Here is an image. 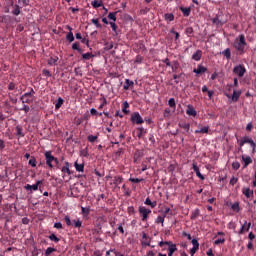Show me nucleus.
Segmentation results:
<instances>
[{"label":"nucleus","mask_w":256,"mask_h":256,"mask_svg":"<svg viewBox=\"0 0 256 256\" xmlns=\"http://www.w3.org/2000/svg\"><path fill=\"white\" fill-rule=\"evenodd\" d=\"M72 49H73L74 51H81V48H79V44H78V43H74V44L72 45Z\"/></svg>","instance_id":"nucleus-50"},{"label":"nucleus","mask_w":256,"mask_h":256,"mask_svg":"<svg viewBox=\"0 0 256 256\" xmlns=\"http://www.w3.org/2000/svg\"><path fill=\"white\" fill-rule=\"evenodd\" d=\"M140 244L143 247H152V248H154V246L150 245V237H148L146 232H142V241L140 242Z\"/></svg>","instance_id":"nucleus-7"},{"label":"nucleus","mask_w":256,"mask_h":256,"mask_svg":"<svg viewBox=\"0 0 256 256\" xmlns=\"http://www.w3.org/2000/svg\"><path fill=\"white\" fill-rule=\"evenodd\" d=\"M104 49L106 51H111V49H113V43L106 42Z\"/></svg>","instance_id":"nucleus-40"},{"label":"nucleus","mask_w":256,"mask_h":256,"mask_svg":"<svg viewBox=\"0 0 256 256\" xmlns=\"http://www.w3.org/2000/svg\"><path fill=\"white\" fill-rule=\"evenodd\" d=\"M133 85H135V83L132 80L126 79L123 86L124 91H129V87H133Z\"/></svg>","instance_id":"nucleus-20"},{"label":"nucleus","mask_w":256,"mask_h":256,"mask_svg":"<svg viewBox=\"0 0 256 256\" xmlns=\"http://www.w3.org/2000/svg\"><path fill=\"white\" fill-rule=\"evenodd\" d=\"M253 129V124L249 123L247 126H246V130L247 131H251Z\"/></svg>","instance_id":"nucleus-63"},{"label":"nucleus","mask_w":256,"mask_h":256,"mask_svg":"<svg viewBox=\"0 0 256 256\" xmlns=\"http://www.w3.org/2000/svg\"><path fill=\"white\" fill-rule=\"evenodd\" d=\"M115 181H116V184L119 185V184L123 183V178H121V177H116V178H115Z\"/></svg>","instance_id":"nucleus-57"},{"label":"nucleus","mask_w":256,"mask_h":256,"mask_svg":"<svg viewBox=\"0 0 256 256\" xmlns=\"http://www.w3.org/2000/svg\"><path fill=\"white\" fill-rule=\"evenodd\" d=\"M129 181L131 183H141V181H143V178H129Z\"/></svg>","instance_id":"nucleus-42"},{"label":"nucleus","mask_w":256,"mask_h":256,"mask_svg":"<svg viewBox=\"0 0 256 256\" xmlns=\"http://www.w3.org/2000/svg\"><path fill=\"white\" fill-rule=\"evenodd\" d=\"M123 107H124L122 109L123 113H125V114L129 113V110H127V109H129V103L128 102H124L123 103Z\"/></svg>","instance_id":"nucleus-39"},{"label":"nucleus","mask_w":256,"mask_h":256,"mask_svg":"<svg viewBox=\"0 0 256 256\" xmlns=\"http://www.w3.org/2000/svg\"><path fill=\"white\" fill-rule=\"evenodd\" d=\"M192 169L194 170V172L196 173V176L199 177L201 179V181H203L205 179V176H203V174H201V171L199 170V166H197V163L194 162L192 164Z\"/></svg>","instance_id":"nucleus-13"},{"label":"nucleus","mask_w":256,"mask_h":256,"mask_svg":"<svg viewBox=\"0 0 256 256\" xmlns=\"http://www.w3.org/2000/svg\"><path fill=\"white\" fill-rule=\"evenodd\" d=\"M180 11L183 13L184 17H189L191 15V8L180 7Z\"/></svg>","instance_id":"nucleus-21"},{"label":"nucleus","mask_w":256,"mask_h":256,"mask_svg":"<svg viewBox=\"0 0 256 256\" xmlns=\"http://www.w3.org/2000/svg\"><path fill=\"white\" fill-rule=\"evenodd\" d=\"M228 98H231L232 102L239 101V97H241V91L234 90L232 96L226 95Z\"/></svg>","instance_id":"nucleus-14"},{"label":"nucleus","mask_w":256,"mask_h":256,"mask_svg":"<svg viewBox=\"0 0 256 256\" xmlns=\"http://www.w3.org/2000/svg\"><path fill=\"white\" fill-rule=\"evenodd\" d=\"M191 244L193 245V248H191L190 253L191 255L195 254L199 250V242L197 239L191 240Z\"/></svg>","instance_id":"nucleus-15"},{"label":"nucleus","mask_w":256,"mask_h":256,"mask_svg":"<svg viewBox=\"0 0 256 256\" xmlns=\"http://www.w3.org/2000/svg\"><path fill=\"white\" fill-rule=\"evenodd\" d=\"M248 239L249 241L255 240V234H253V232H249Z\"/></svg>","instance_id":"nucleus-54"},{"label":"nucleus","mask_w":256,"mask_h":256,"mask_svg":"<svg viewBox=\"0 0 256 256\" xmlns=\"http://www.w3.org/2000/svg\"><path fill=\"white\" fill-rule=\"evenodd\" d=\"M168 105H169V107H172V109H175V107H176L175 98H170L168 100Z\"/></svg>","instance_id":"nucleus-35"},{"label":"nucleus","mask_w":256,"mask_h":256,"mask_svg":"<svg viewBox=\"0 0 256 256\" xmlns=\"http://www.w3.org/2000/svg\"><path fill=\"white\" fill-rule=\"evenodd\" d=\"M109 24L111 25L113 31H117V24H115V22H109Z\"/></svg>","instance_id":"nucleus-56"},{"label":"nucleus","mask_w":256,"mask_h":256,"mask_svg":"<svg viewBox=\"0 0 256 256\" xmlns=\"http://www.w3.org/2000/svg\"><path fill=\"white\" fill-rule=\"evenodd\" d=\"M131 121L132 123H136L137 125H141V123H144L143 117H141V114H139V112H134L131 115Z\"/></svg>","instance_id":"nucleus-5"},{"label":"nucleus","mask_w":256,"mask_h":256,"mask_svg":"<svg viewBox=\"0 0 256 256\" xmlns=\"http://www.w3.org/2000/svg\"><path fill=\"white\" fill-rule=\"evenodd\" d=\"M175 251H176V245H174V244L170 245V246H169V252H170V254H171V253H174Z\"/></svg>","instance_id":"nucleus-51"},{"label":"nucleus","mask_w":256,"mask_h":256,"mask_svg":"<svg viewBox=\"0 0 256 256\" xmlns=\"http://www.w3.org/2000/svg\"><path fill=\"white\" fill-rule=\"evenodd\" d=\"M180 127H181L182 129H185L186 133H189V129L191 128V125H189V123L180 124Z\"/></svg>","instance_id":"nucleus-38"},{"label":"nucleus","mask_w":256,"mask_h":256,"mask_svg":"<svg viewBox=\"0 0 256 256\" xmlns=\"http://www.w3.org/2000/svg\"><path fill=\"white\" fill-rule=\"evenodd\" d=\"M186 113L190 117H197V110H195V107H193V105H191V104L187 105Z\"/></svg>","instance_id":"nucleus-12"},{"label":"nucleus","mask_w":256,"mask_h":256,"mask_svg":"<svg viewBox=\"0 0 256 256\" xmlns=\"http://www.w3.org/2000/svg\"><path fill=\"white\" fill-rule=\"evenodd\" d=\"M48 239L54 243H58L60 242V238H58L56 235L51 234L50 236H48Z\"/></svg>","instance_id":"nucleus-30"},{"label":"nucleus","mask_w":256,"mask_h":256,"mask_svg":"<svg viewBox=\"0 0 256 256\" xmlns=\"http://www.w3.org/2000/svg\"><path fill=\"white\" fill-rule=\"evenodd\" d=\"M164 221H165V218H163V216H159V217L157 218V220H156V223H161V224H163Z\"/></svg>","instance_id":"nucleus-53"},{"label":"nucleus","mask_w":256,"mask_h":256,"mask_svg":"<svg viewBox=\"0 0 256 256\" xmlns=\"http://www.w3.org/2000/svg\"><path fill=\"white\" fill-rule=\"evenodd\" d=\"M225 57H226V59H231V49L225 50Z\"/></svg>","instance_id":"nucleus-46"},{"label":"nucleus","mask_w":256,"mask_h":256,"mask_svg":"<svg viewBox=\"0 0 256 256\" xmlns=\"http://www.w3.org/2000/svg\"><path fill=\"white\" fill-rule=\"evenodd\" d=\"M91 5L94 9H99V7H103V2L96 0L93 1Z\"/></svg>","instance_id":"nucleus-26"},{"label":"nucleus","mask_w":256,"mask_h":256,"mask_svg":"<svg viewBox=\"0 0 256 256\" xmlns=\"http://www.w3.org/2000/svg\"><path fill=\"white\" fill-rule=\"evenodd\" d=\"M89 143H95V141H97V139H99V136L98 135H89L87 137Z\"/></svg>","instance_id":"nucleus-29"},{"label":"nucleus","mask_w":256,"mask_h":256,"mask_svg":"<svg viewBox=\"0 0 256 256\" xmlns=\"http://www.w3.org/2000/svg\"><path fill=\"white\" fill-rule=\"evenodd\" d=\"M242 161L244 162L243 168H246L249 166V164L253 163V159H251V156H242Z\"/></svg>","instance_id":"nucleus-17"},{"label":"nucleus","mask_w":256,"mask_h":256,"mask_svg":"<svg viewBox=\"0 0 256 256\" xmlns=\"http://www.w3.org/2000/svg\"><path fill=\"white\" fill-rule=\"evenodd\" d=\"M195 133L197 134V133H209V126H204V127H202V128H200V129H198V130H195Z\"/></svg>","instance_id":"nucleus-28"},{"label":"nucleus","mask_w":256,"mask_h":256,"mask_svg":"<svg viewBox=\"0 0 256 256\" xmlns=\"http://www.w3.org/2000/svg\"><path fill=\"white\" fill-rule=\"evenodd\" d=\"M44 157L46 159V165H48V167L50 169H53V162L59 163V160H57V158H55V156H53V154H51V151H46L44 153Z\"/></svg>","instance_id":"nucleus-2"},{"label":"nucleus","mask_w":256,"mask_h":256,"mask_svg":"<svg viewBox=\"0 0 256 256\" xmlns=\"http://www.w3.org/2000/svg\"><path fill=\"white\" fill-rule=\"evenodd\" d=\"M207 71V67L199 64L197 68L193 69V73H196V75H203Z\"/></svg>","instance_id":"nucleus-10"},{"label":"nucleus","mask_w":256,"mask_h":256,"mask_svg":"<svg viewBox=\"0 0 256 256\" xmlns=\"http://www.w3.org/2000/svg\"><path fill=\"white\" fill-rule=\"evenodd\" d=\"M76 39L82 40V43H85V39H83V37H81V33L76 34Z\"/></svg>","instance_id":"nucleus-60"},{"label":"nucleus","mask_w":256,"mask_h":256,"mask_svg":"<svg viewBox=\"0 0 256 256\" xmlns=\"http://www.w3.org/2000/svg\"><path fill=\"white\" fill-rule=\"evenodd\" d=\"M233 72L239 77H244L245 72H247V69L243 65H238L234 68Z\"/></svg>","instance_id":"nucleus-6"},{"label":"nucleus","mask_w":256,"mask_h":256,"mask_svg":"<svg viewBox=\"0 0 256 256\" xmlns=\"http://www.w3.org/2000/svg\"><path fill=\"white\" fill-rule=\"evenodd\" d=\"M174 19H175V16H174L173 14H171V13L165 14V20H166V21L171 22V21H173Z\"/></svg>","instance_id":"nucleus-36"},{"label":"nucleus","mask_w":256,"mask_h":256,"mask_svg":"<svg viewBox=\"0 0 256 256\" xmlns=\"http://www.w3.org/2000/svg\"><path fill=\"white\" fill-rule=\"evenodd\" d=\"M185 33H186V35H192L193 34V28L192 27L186 28Z\"/></svg>","instance_id":"nucleus-49"},{"label":"nucleus","mask_w":256,"mask_h":256,"mask_svg":"<svg viewBox=\"0 0 256 256\" xmlns=\"http://www.w3.org/2000/svg\"><path fill=\"white\" fill-rule=\"evenodd\" d=\"M249 227L251 226H242V229H240V234H243L244 232H249Z\"/></svg>","instance_id":"nucleus-45"},{"label":"nucleus","mask_w":256,"mask_h":256,"mask_svg":"<svg viewBox=\"0 0 256 256\" xmlns=\"http://www.w3.org/2000/svg\"><path fill=\"white\" fill-rule=\"evenodd\" d=\"M225 242V239H216V241L214 242V244L219 245Z\"/></svg>","instance_id":"nucleus-58"},{"label":"nucleus","mask_w":256,"mask_h":256,"mask_svg":"<svg viewBox=\"0 0 256 256\" xmlns=\"http://www.w3.org/2000/svg\"><path fill=\"white\" fill-rule=\"evenodd\" d=\"M67 41H69V43H73V41H75V37L73 36V32H69L66 36Z\"/></svg>","instance_id":"nucleus-33"},{"label":"nucleus","mask_w":256,"mask_h":256,"mask_svg":"<svg viewBox=\"0 0 256 256\" xmlns=\"http://www.w3.org/2000/svg\"><path fill=\"white\" fill-rule=\"evenodd\" d=\"M203 55V52L201 50H197L193 55H192V59L194 61H201V57Z\"/></svg>","instance_id":"nucleus-19"},{"label":"nucleus","mask_w":256,"mask_h":256,"mask_svg":"<svg viewBox=\"0 0 256 256\" xmlns=\"http://www.w3.org/2000/svg\"><path fill=\"white\" fill-rule=\"evenodd\" d=\"M242 193L245 195V197H247V199H251V197H253V190H251L249 187H244L242 189Z\"/></svg>","instance_id":"nucleus-16"},{"label":"nucleus","mask_w":256,"mask_h":256,"mask_svg":"<svg viewBox=\"0 0 256 256\" xmlns=\"http://www.w3.org/2000/svg\"><path fill=\"white\" fill-rule=\"evenodd\" d=\"M170 33L175 34L176 41H177V39H179V32H175V30H171Z\"/></svg>","instance_id":"nucleus-62"},{"label":"nucleus","mask_w":256,"mask_h":256,"mask_svg":"<svg viewBox=\"0 0 256 256\" xmlns=\"http://www.w3.org/2000/svg\"><path fill=\"white\" fill-rule=\"evenodd\" d=\"M91 22H92L93 25H95L96 27L101 28V24L99 23V19L93 18V19L91 20Z\"/></svg>","instance_id":"nucleus-43"},{"label":"nucleus","mask_w":256,"mask_h":256,"mask_svg":"<svg viewBox=\"0 0 256 256\" xmlns=\"http://www.w3.org/2000/svg\"><path fill=\"white\" fill-rule=\"evenodd\" d=\"M249 143L252 148V153H255L256 143L253 141V139L249 138L248 136L242 138L240 140V147H243V145Z\"/></svg>","instance_id":"nucleus-4"},{"label":"nucleus","mask_w":256,"mask_h":256,"mask_svg":"<svg viewBox=\"0 0 256 256\" xmlns=\"http://www.w3.org/2000/svg\"><path fill=\"white\" fill-rule=\"evenodd\" d=\"M12 13L16 17L21 13V9L19 8V5H14V9H13Z\"/></svg>","instance_id":"nucleus-31"},{"label":"nucleus","mask_w":256,"mask_h":256,"mask_svg":"<svg viewBox=\"0 0 256 256\" xmlns=\"http://www.w3.org/2000/svg\"><path fill=\"white\" fill-rule=\"evenodd\" d=\"M54 252H56V248L48 247L44 251V256H50Z\"/></svg>","instance_id":"nucleus-25"},{"label":"nucleus","mask_w":256,"mask_h":256,"mask_svg":"<svg viewBox=\"0 0 256 256\" xmlns=\"http://www.w3.org/2000/svg\"><path fill=\"white\" fill-rule=\"evenodd\" d=\"M92 57H94V55L89 52L82 54V58L86 61H89V59H92Z\"/></svg>","instance_id":"nucleus-34"},{"label":"nucleus","mask_w":256,"mask_h":256,"mask_svg":"<svg viewBox=\"0 0 256 256\" xmlns=\"http://www.w3.org/2000/svg\"><path fill=\"white\" fill-rule=\"evenodd\" d=\"M33 95H35V91L31 90V92H26L21 96L22 103L31 104L33 102Z\"/></svg>","instance_id":"nucleus-3"},{"label":"nucleus","mask_w":256,"mask_h":256,"mask_svg":"<svg viewBox=\"0 0 256 256\" xmlns=\"http://www.w3.org/2000/svg\"><path fill=\"white\" fill-rule=\"evenodd\" d=\"M246 47L247 41L245 40V35L242 34L235 40L234 48L238 51L239 55H243Z\"/></svg>","instance_id":"nucleus-1"},{"label":"nucleus","mask_w":256,"mask_h":256,"mask_svg":"<svg viewBox=\"0 0 256 256\" xmlns=\"http://www.w3.org/2000/svg\"><path fill=\"white\" fill-rule=\"evenodd\" d=\"M232 167H233V169L237 170V169H239V167H241V163L237 162V161L233 162Z\"/></svg>","instance_id":"nucleus-47"},{"label":"nucleus","mask_w":256,"mask_h":256,"mask_svg":"<svg viewBox=\"0 0 256 256\" xmlns=\"http://www.w3.org/2000/svg\"><path fill=\"white\" fill-rule=\"evenodd\" d=\"M145 135V129L143 127L138 128V137L141 139V136Z\"/></svg>","instance_id":"nucleus-41"},{"label":"nucleus","mask_w":256,"mask_h":256,"mask_svg":"<svg viewBox=\"0 0 256 256\" xmlns=\"http://www.w3.org/2000/svg\"><path fill=\"white\" fill-rule=\"evenodd\" d=\"M145 205H149L152 209H155L157 207V202H152L150 198H146Z\"/></svg>","instance_id":"nucleus-23"},{"label":"nucleus","mask_w":256,"mask_h":256,"mask_svg":"<svg viewBox=\"0 0 256 256\" xmlns=\"http://www.w3.org/2000/svg\"><path fill=\"white\" fill-rule=\"evenodd\" d=\"M62 105H63V98L59 97L55 104V109H61Z\"/></svg>","instance_id":"nucleus-32"},{"label":"nucleus","mask_w":256,"mask_h":256,"mask_svg":"<svg viewBox=\"0 0 256 256\" xmlns=\"http://www.w3.org/2000/svg\"><path fill=\"white\" fill-rule=\"evenodd\" d=\"M163 63H165L167 67H171V61H169V58L164 59Z\"/></svg>","instance_id":"nucleus-59"},{"label":"nucleus","mask_w":256,"mask_h":256,"mask_svg":"<svg viewBox=\"0 0 256 256\" xmlns=\"http://www.w3.org/2000/svg\"><path fill=\"white\" fill-rule=\"evenodd\" d=\"M237 181H239V179L237 177H232L230 180V184L235 185L237 183Z\"/></svg>","instance_id":"nucleus-52"},{"label":"nucleus","mask_w":256,"mask_h":256,"mask_svg":"<svg viewBox=\"0 0 256 256\" xmlns=\"http://www.w3.org/2000/svg\"><path fill=\"white\" fill-rule=\"evenodd\" d=\"M39 185H43V181L38 180L34 185L27 184L25 189L26 191H37V189H39Z\"/></svg>","instance_id":"nucleus-9"},{"label":"nucleus","mask_w":256,"mask_h":256,"mask_svg":"<svg viewBox=\"0 0 256 256\" xmlns=\"http://www.w3.org/2000/svg\"><path fill=\"white\" fill-rule=\"evenodd\" d=\"M227 207H230L233 213H239L241 211V208L239 207V202L235 203H226Z\"/></svg>","instance_id":"nucleus-11"},{"label":"nucleus","mask_w":256,"mask_h":256,"mask_svg":"<svg viewBox=\"0 0 256 256\" xmlns=\"http://www.w3.org/2000/svg\"><path fill=\"white\" fill-rule=\"evenodd\" d=\"M64 167L61 168L62 173H66L67 175H71V170L69 169V162L64 163Z\"/></svg>","instance_id":"nucleus-22"},{"label":"nucleus","mask_w":256,"mask_h":256,"mask_svg":"<svg viewBox=\"0 0 256 256\" xmlns=\"http://www.w3.org/2000/svg\"><path fill=\"white\" fill-rule=\"evenodd\" d=\"M28 163L31 167H37V159H35V157H32Z\"/></svg>","instance_id":"nucleus-37"},{"label":"nucleus","mask_w":256,"mask_h":256,"mask_svg":"<svg viewBox=\"0 0 256 256\" xmlns=\"http://www.w3.org/2000/svg\"><path fill=\"white\" fill-rule=\"evenodd\" d=\"M248 250H253V243L251 241L248 243Z\"/></svg>","instance_id":"nucleus-64"},{"label":"nucleus","mask_w":256,"mask_h":256,"mask_svg":"<svg viewBox=\"0 0 256 256\" xmlns=\"http://www.w3.org/2000/svg\"><path fill=\"white\" fill-rule=\"evenodd\" d=\"M57 61H59V57L53 56L48 60V65L50 66L57 65Z\"/></svg>","instance_id":"nucleus-24"},{"label":"nucleus","mask_w":256,"mask_h":256,"mask_svg":"<svg viewBox=\"0 0 256 256\" xmlns=\"http://www.w3.org/2000/svg\"><path fill=\"white\" fill-rule=\"evenodd\" d=\"M90 113L91 115H99V117L102 115V113L97 112V109L95 108L90 109Z\"/></svg>","instance_id":"nucleus-44"},{"label":"nucleus","mask_w":256,"mask_h":256,"mask_svg":"<svg viewBox=\"0 0 256 256\" xmlns=\"http://www.w3.org/2000/svg\"><path fill=\"white\" fill-rule=\"evenodd\" d=\"M22 111H25V113H29V111H30L29 106L24 105L23 108H22Z\"/></svg>","instance_id":"nucleus-61"},{"label":"nucleus","mask_w":256,"mask_h":256,"mask_svg":"<svg viewBox=\"0 0 256 256\" xmlns=\"http://www.w3.org/2000/svg\"><path fill=\"white\" fill-rule=\"evenodd\" d=\"M81 211H82L83 215H89L90 209H89V208H86V207H82V208H81Z\"/></svg>","instance_id":"nucleus-48"},{"label":"nucleus","mask_w":256,"mask_h":256,"mask_svg":"<svg viewBox=\"0 0 256 256\" xmlns=\"http://www.w3.org/2000/svg\"><path fill=\"white\" fill-rule=\"evenodd\" d=\"M43 75H45V77H51V73H50V71L47 70V69H44V70H43Z\"/></svg>","instance_id":"nucleus-55"},{"label":"nucleus","mask_w":256,"mask_h":256,"mask_svg":"<svg viewBox=\"0 0 256 256\" xmlns=\"http://www.w3.org/2000/svg\"><path fill=\"white\" fill-rule=\"evenodd\" d=\"M139 213L142 216V220L145 221V219H147L149 213H151V209H149L145 206H140L139 207Z\"/></svg>","instance_id":"nucleus-8"},{"label":"nucleus","mask_w":256,"mask_h":256,"mask_svg":"<svg viewBox=\"0 0 256 256\" xmlns=\"http://www.w3.org/2000/svg\"><path fill=\"white\" fill-rule=\"evenodd\" d=\"M74 167L78 173H83V171H85V164H79L77 161L74 162Z\"/></svg>","instance_id":"nucleus-18"},{"label":"nucleus","mask_w":256,"mask_h":256,"mask_svg":"<svg viewBox=\"0 0 256 256\" xmlns=\"http://www.w3.org/2000/svg\"><path fill=\"white\" fill-rule=\"evenodd\" d=\"M108 19H110V21L112 22L117 21V12H110L108 14Z\"/></svg>","instance_id":"nucleus-27"}]
</instances>
